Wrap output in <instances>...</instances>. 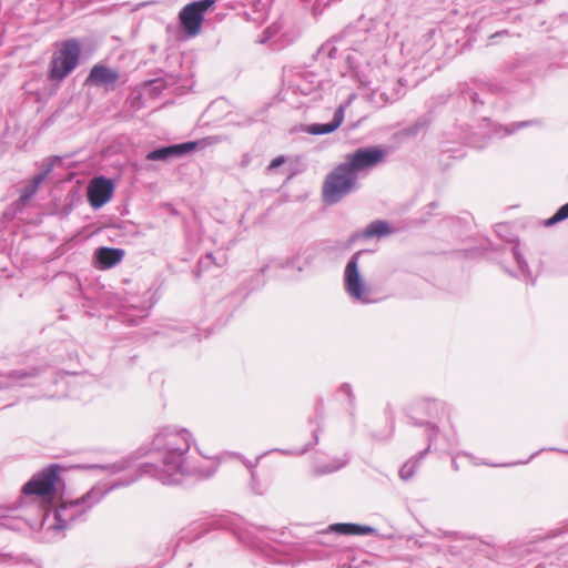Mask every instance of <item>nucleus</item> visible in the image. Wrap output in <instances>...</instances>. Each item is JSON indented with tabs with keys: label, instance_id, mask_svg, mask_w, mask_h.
<instances>
[{
	"label": "nucleus",
	"instance_id": "f257e3e1",
	"mask_svg": "<svg viewBox=\"0 0 568 568\" xmlns=\"http://www.w3.org/2000/svg\"><path fill=\"white\" fill-rule=\"evenodd\" d=\"M191 440L192 435L186 429L162 428L152 440V450L160 455L161 466L145 464L142 466L143 473L165 485H178L189 474H195L202 478L214 474L215 467L207 470L187 468L185 456L191 448Z\"/></svg>",
	"mask_w": 568,
	"mask_h": 568
},
{
	"label": "nucleus",
	"instance_id": "f03ea898",
	"mask_svg": "<svg viewBox=\"0 0 568 568\" xmlns=\"http://www.w3.org/2000/svg\"><path fill=\"white\" fill-rule=\"evenodd\" d=\"M81 54V44L77 39H69L57 43L49 63L48 78L60 83L78 67Z\"/></svg>",
	"mask_w": 568,
	"mask_h": 568
},
{
	"label": "nucleus",
	"instance_id": "7ed1b4c3",
	"mask_svg": "<svg viewBox=\"0 0 568 568\" xmlns=\"http://www.w3.org/2000/svg\"><path fill=\"white\" fill-rule=\"evenodd\" d=\"M357 182L356 174L345 163L338 164L327 176L323 186V199L328 204L341 201Z\"/></svg>",
	"mask_w": 568,
	"mask_h": 568
},
{
	"label": "nucleus",
	"instance_id": "20e7f679",
	"mask_svg": "<svg viewBox=\"0 0 568 568\" xmlns=\"http://www.w3.org/2000/svg\"><path fill=\"white\" fill-rule=\"evenodd\" d=\"M104 491L92 488L82 498L63 503L55 510L57 524L52 526L54 530H61L72 523L79 515L85 513L103 497Z\"/></svg>",
	"mask_w": 568,
	"mask_h": 568
},
{
	"label": "nucleus",
	"instance_id": "39448f33",
	"mask_svg": "<svg viewBox=\"0 0 568 568\" xmlns=\"http://www.w3.org/2000/svg\"><path fill=\"white\" fill-rule=\"evenodd\" d=\"M59 480L58 465H50L38 474L22 487L24 496H37L42 500H51L57 491V483Z\"/></svg>",
	"mask_w": 568,
	"mask_h": 568
},
{
	"label": "nucleus",
	"instance_id": "423d86ee",
	"mask_svg": "<svg viewBox=\"0 0 568 568\" xmlns=\"http://www.w3.org/2000/svg\"><path fill=\"white\" fill-rule=\"evenodd\" d=\"M214 0L187 3L179 12V21L189 38L196 37L202 29L204 14L213 7Z\"/></svg>",
	"mask_w": 568,
	"mask_h": 568
},
{
	"label": "nucleus",
	"instance_id": "0eeeda50",
	"mask_svg": "<svg viewBox=\"0 0 568 568\" xmlns=\"http://www.w3.org/2000/svg\"><path fill=\"white\" fill-rule=\"evenodd\" d=\"M358 255L359 252L354 254L348 261L344 273V286L346 293L356 302L369 303L368 294L369 287L359 274L358 271Z\"/></svg>",
	"mask_w": 568,
	"mask_h": 568
},
{
	"label": "nucleus",
	"instance_id": "6e6552de",
	"mask_svg": "<svg viewBox=\"0 0 568 568\" xmlns=\"http://www.w3.org/2000/svg\"><path fill=\"white\" fill-rule=\"evenodd\" d=\"M384 158L385 151L381 148H362L354 153L347 154L346 162L344 163L357 175L358 172L377 165Z\"/></svg>",
	"mask_w": 568,
	"mask_h": 568
},
{
	"label": "nucleus",
	"instance_id": "1a4fd4ad",
	"mask_svg": "<svg viewBox=\"0 0 568 568\" xmlns=\"http://www.w3.org/2000/svg\"><path fill=\"white\" fill-rule=\"evenodd\" d=\"M113 192L112 180L97 176L88 185V200L93 209H100L111 200Z\"/></svg>",
	"mask_w": 568,
	"mask_h": 568
},
{
	"label": "nucleus",
	"instance_id": "9d476101",
	"mask_svg": "<svg viewBox=\"0 0 568 568\" xmlns=\"http://www.w3.org/2000/svg\"><path fill=\"white\" fill-rule=\"evenodd\" d=\"M194 142H186L182 144H175L170 146L160 148L153 150L146 154V159L150 161H165L171 158L180 156L189 151L195 149Z\"/></svg>",
	"mask_w": 568,
	"mask_h": 568
},
{
	"label": "nucleus",
	"instance_id": "9b49d317",
	"mask_svg": "<svg viewBox=\"0 0 568 568\" xmlns=\"http://www.w3.org/2000/svg\"><path fill=\"white\" fill-rule=\"evenodd\" d=\"M124 257V251L115 247H100L94 253L95 265L100 270H108L119 264Z\"/></svg>",
	"mask_w": 568,
	"mask_h": 568
},
{
	"label": "nucleus",
	"instance_id": "f8f14e48",
	"mask_svg": "<svg viewBox=\"0 0 568 568\" xmlns=\"http://www.w3.org/2000/svg\"><path fill=\"white\" fill-rule=\"evenodd\" d=\"M119 79V74L115 70H112L105 65L95 64L91 69L85 82L99 87L113 85Z\"/></svg>",
	"mask_w": 568,
	"mask_h": 568
},
{
	"label": "nucleus",
	"instance_id": "ddd939ff",
	"mask_svg": "<svg viewBox=\"0 0 568 568\" xmlns=\"http://www.w3.org/2000/svg\"><path fill=\"white\" fill-rule=\"evenodd\" d=\"M344 121V106L339 105L335 111L334 118L328 123H316L307 128V133L313 135L328 134L337 130Z\"/></svg>",
	"mask_w": 568,
	"mask_h": 568
},
{
	"label": "nucleus",
	"instance_id": "4468645a",
	"mask_svg": "<svg viewBox=\"0 0 568 568\" xmlns=\"http://www.w3.org/2000/svg\"><path fill=\"white\" fill-rule=\"evenodd\" d=\"M52 168H53V164L48 163L45 170L43 172L37 174L32 179V181L26 187H23V190L21 191V194H20V199H19L23 205L27 204L32 199V196L38 192L42 182L47 179L49 173L52 171Z\"/></svg>",
	"mask_w": 568,
	"mask_h": 568
},
{
	"label": "nucleus",
	"instance_id": "2eb2a0df",
	"mask_svg": "<svg viewBox=\"0 0 568 568\" xmlns=\"http://www.w3.org/2000/svg\"><path fill=\"white\" fill-rule=\"evenodd\" d=\"M331 529L343 535H368L374 531L372 527L356 524H334Z\"/></svg>",
	"mask_w": 568,
	"mask_h": 568
},
{
	"label": "nucleus",
	"instance_id": "dca6fc26",
	"mask_svg": "<svg viewBox=\"0 0 568 568\" xmlns=\"http://www.w3.org/2000/svg\"><path fill=\"white\" fill-rule=\"evenodd\" d=\"M392 233V230L385 221H374L365 230L366 237H381Z\"/></svg>",
	"mask_w": 568,
	"mask_h": 568
},
{
	"label": "nucleus",
	"instance_id": "f3484780",
	"mask_svg": "<svg viewBox=\"0 0 568 568\" xmlns=\"http://www.w3.org/2000/svg\"><path fill=\"white\" fill-rule=\"evenodd\" d=\"M566 219H568V203L562 205L550 219H548L546 225L551 226Z\"/></svg>",
	"mask_w": 568,
	"mask_h": 568
},
{
	"label": "nucleus",
	"instance_id": "a211bd4d",
	"mask_svg": "<svg viewBox=\"0 0 568 568\" xmlns=\"http://www.w3.org/2000/svg\"><path fill=\"white\" fill-rule=\"evenodd\" d=\"M416 467H417V462H413V463L408 462L405 465H403V467L399 470L400 478L404 480L410 479L415 474Z\"/></svg>",
	"mask_w": 568,
	"mask_h": 568
},
{
	"label": "nucleus",
	"instance_id": "6ab92c4d",
	"mask_svg": "<svg viewBox=\"0 0 568 568\" xmlns=\"http://www.w3.org/2000/svg\"><path fill=\"white\" fill-rule=\"evenodd\" d=\"M513 254H514V257L517 262V265L521 272L523 275L526 274V268H527V264L525 262V260L523 258L521 254L519 253V250L518 247H514L513 248Z\"/></svg>",
	"mask_w": 568,
	"mask_h": 568
},
{
	"label": "nucleus",
	"instance_id": "aec40b11",
	"mask_svg": "<svg viewBox=\"0 0 568 568\" xmlns=\"http://www.w3.org/2000/svg\"><path fill=\"white\" fill-rule=\"evenodd\" d=\"M284 162H285V156L280 155L271 161L267 170L272 171V170L278 168L280 165H282Z\"/></svg>",
	"mask_w": 568,
	"mask_h": 568
},
{
	"label": "nucleus",
	"instance_id": "412c9836",
	"mask_svg": "<svg viewBox=\"0 0 568 568\" xmlns=\"http://www.w3.org/2000/svg\"><path fill=\"white\" fill-rule=\"evenodd\" d=\"M343 390H344L347 395H351V387H349L348 385L343 386Z\"/></svg>",
	"mask_w": 568,
	"mask_h": 568
}]
</instances>
